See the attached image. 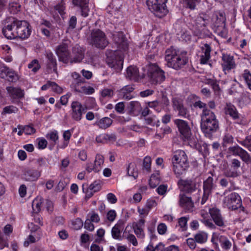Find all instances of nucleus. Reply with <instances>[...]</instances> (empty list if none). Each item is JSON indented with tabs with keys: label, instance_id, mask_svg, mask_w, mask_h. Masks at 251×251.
<instances>
[{
	"label": "nucleus",
	"instance_id": "nucleus-43",
	"mask_svg": "<svg viewBox=\"0 0 251 251\" xmlns=\"http://www.w3.org/2000/svg\"><path fill=\"white\" fill-rule=\"evenodd\" d=\"M235 210L236 211V213L239 215V220L243 221L247 216L248 211L242 206V204Z\"/></svg>",
	"mask_w": 251,
	"mask_h": 251
},
{
	"label": "nucleus",
	"instance_id": "nucleus-42",
	"mask_svg": "<svg viewBox=\"0 0 251 251\" xmlns=\"http://www.w3.org/2000/svg\"><path fill=\"white\" fill-rule=\"evenodd\" d=\"M224 174L227 177H235L239 175L238 170L231 166L225 170Z\"/></svg>",
	"mask_w": 251,
	"mask_h": 251
},
{
	"label": "nucleus",
	"instance_id": "nucleus-26",
	"mask_svg": "<svg viewBox=\"0 0 251 251\" xmlns=\"http://www.w3.org/2000/svg\"><path fill=\"white\" fill-rule=\"evenodd\" d=\"M225 113L229 115L233 120H238L240 118V114L238 113L236 107L231 103H226L224 107Z\"/></svg>",
	"mask_w": 251,
	"mask_h": 251
},
{
	"label": "nucleus",
	"instance_id": "nucleus-22",
	"mask_svg": "<svg viewBox=\"0 0 251 251\" xmlns=\"http://www.w3.org/2000/svg\"><path fill=\"white\" fill-rule=\"evenodd\" d=\"M209 213L210 214L215 225L219 226H225L224 218L222 217L220 210L216 208H210Z\"/></svg>",
	"mask_w": 251,
	"mask_h": 251
},
{
	"label": "nucleus",
	"instance_id": "nucleus-27",
	"mask_svg": "<svg viewBox=\"0 0 251 251\" xmlns=\"http://www.w3.org/2000/svg\"><path fill=\"white\" fill-rule=\"evenodd\" d=\"M201 50L202 54L201 55L200 62L201 64H205L207 63L210 58L211 48L208 44H205L201 48Z\"/></svg>",
	"mask_w": 251,
	"mask_h": 251
},
{
	"label": "nucleus",
	"instance_id": "nucleus-50",
	"mask_svg": "<svg viewBox=\"0 0 251 251\" xmlns=\"http://www.w3.org/2000/svg\"><path fill=\"white\" fill-rule=\"evenodd\" d=\"M20 5L17 2H10L9 4V11L11 14H16L18 11H20Z\"/></svg>",
	"mask_w": 251,
	"mask_h": 251
},
{
	"label": "nucleus",
	"instance_id": "nucleus-12",
	"mask_svg": "<svg viewBox=\"0 0 251 251\" xmlns=\"http://www.w3.org/2000/svg\"><path fill=\"white\" fill-rule=\"evenodd\" d=\"M216 185L213 182L212 176H209L203 183V196L201 198V204H204L215 189Z\"/></svg>",
	"mask_w": 251,
	"mask_h": 251
},
{
	"label": "nucleus",
	"instance_id": "nucleus-11",
	"mask_svg": "<svg viewBox=\"0 0 251 251\" xmlns=\"http://www.w3.org/2000/svg\"><path fill=\"white\" fill-rule=\"evenodd\" d=\"M177 185L187 193H192L196 191L199 186L196 178L180 179L177 182Z\"/></svg>",
	"mask_w": 251,
	"mask_h": 251
},
{
	"label": "nucleus",
	"instance_id": "nucleus-61",
	"mask_svg": "<svg viewBox=\"0 0 251 251\" xmlns=\"http://www.w3.org/2000/svg\"><path fill=\"white\" fill-rule=\"evenodd\" d=\"M24 133L27 135H30L35 132L36 129L31 126L27 125L23 126Z\"/></svg>",
	"mask_w": 251,
	"mask_h": 251
},
{
	"label": "nucleus",
	"instance_id": "nucleus-38",
	"mask_svg": "<svg viewBox=\"0 0 251 251\" xmlns=\"http://www.w3.org/2000/svg\"><path fill=\"white\" fill-rule=\"evenodd\" d=\"M169 104L168 99L166 96H163L161 100L159 101L158 105L154 110L157 112H160L165 106H167Z\"/></svg>",
	"mask_w": 251,
	"mask_h": 251
},
{
	"label": "nucleus",
	"instance_id": "nucleus-18",
	"mask_svg": "<svg viewBox=\"0 0 251 251\" xmlns=\"http://www.w3.org/2000/svg\"><path fill=\"white\" fill-rule=\"evenodd\" d=\"M41 175V171L34 168H27L25 169L23 178L28 181H35L38 180Z\"/></svg>",
	"mask_w": 251,
	"mask_h": 251
},
{
	"label": "nucleus",
	"instance_id": "nucleus-2",
	"mask_svg": "<svg viewBox=\"0 0 251 251\" xmlns=\"http://www.w3.org/2000/svg\"><path fill=\"white\" fill-rule=\"evenodd\" d=\"M165 58L167 66L176 70L182 68L188 62L187 51L172 47L166 50Z\"/></svg>",
	"mask_w": 251,
	"mask_h": 251
},
{
	"label": "nucleus",
	"instance_id": "nucleus-23",
	"mask_svg": "<svg viewBox=\"0 0 251 251\" xmlns=\"http://www.w3.org/2000/svg\"><path fill=\"white\" fill-rule=\"evenodd\" d=\"M145 222V221L144 219H140L132 224L134 232L138 238L143 239L145 237V234L144 231Z\"/></svg>",
	"mask_w": 251,
	"mask_h": 251
},
{
	"label": "nucleus",
	"instance_id": "nucleus-55",
	"mask_svg": "<svg viewBox=\"0 0 251 251\" xmlns=\"http://www.w3.org/2000/svg\"><path fill=\"white\" fill-rule=\"evenodd\" d=\"M72 132L73 130H67L64 132V148L68 146Z\"/></svg>",
	"mask_w": 251,
	"mask_h": 251
},
{
	"label": "nucleus",
	"instance_id": "nucleus-46",
	"mask_svg": "<svg viewBox=\"0 0 251 251\" xmlns=\"http://www.w3.org/2000/svg\"><path fill=\"white\" fill-rule=\"evenodd\" d=\"M11 70L8 67L3 65L0 67V77L2 79H6L8 76L9 73Z\"/></svg>",
	"mask_w": 251,
	"mask_h": 251
},
{
	"label": "nucleus",
	"instance_id": "nucleus-13",
	"mask_svg": "<svg viewBox=\"0 0 251 251\" xmlns=\"http://www.w3.org/2000/svg\"><path fill=\"white\" fill-rule=\"evenodd\" d=\"M167 0H147L146 3L149 9L156 14L166 12V3Z\"/></svg>",
	"mask_w": 251,
	"mask_h": 251
},
{
	"label": "nucleus",
	"instance_id": "nucleus-21",
	"mask_svg": "<svg viewBox=\"0 0 251 251\" xmlns=\"http://www.w3.org/2000/svg\"><path fill=\"white\" fill-rule=\"evenodd\" d=\"M173 107L175 110L178 111V116L188 119L190 118V115L189 110L181 101L177 100H174Z\"/></svg>",
	"mask_w": 251,
	"mask_h": 251
},
{
	"label": "nucleus",
	"instance_id": "nucleus-32",
	"mask_svg": "<svg viewBox=\"0 0 251 251\" xmlns=\"http://www.w3.org/2000/svg\"><path fill=\"white\" fill-rule=\"evenodd\" d=\"M113 120L109 117H103L96 121L94 125L100 128L105 129L111 126Z\"/></svg>",
	"mask_w": 251,
	"mask_h": 251
},
{
	"label": "nucleus",
	"instance_id": "nucleus-24",
	"mask_svg": "<svg viewBox=\"0 0 251 251\" xmlns=\"http://www.w3.org/2000/svg\"><path fill=\"white\" fill-rule=\"evenodd\" d=\"M179 202L180 206L187 211L190 212L193 211L194 205L191 198L184 195H180Z\"/></svg>",
	"mask_w": 251,
	"mask_h": 251
},
{
	"label": "nucleus",
	"instance_id": "nucleus-28",
	"mask_svg": "<svg viewBox=\"0 0 251 251\" xmlns=\"http://www.w3.org/2000/svg\"><path fill=\"white\" fill-rule=\"evenodd\" d=\"M73 110L72 117L74 119L79 121L81 119L82 105L77 101H74L72 103Z\"/></svg>",
	"mask_w": 251,
	"mask_h": 251
},
{
	"label": "nucleus",
	"instance_id": "nucleus-20",
	"mask_svg": "<svg viewBox=\"0 0 251 251\" xmlns=\"http://www.w3.org/2000/svg\"><path fill=\"white\" fill-rule=\"evenodd\" d=\"M134 89L133 85H126L119 91V97L121 99L129 100L134 97Z\"/></svg>",
	"mask_w": 251,
	"mask_h": 251
},
{
	"label": "nucleus",
	"instance_id": "nucleus-5",
	"mask_svg": "<svg viewBox=\"0 0 251 251\" xmlns=\"http://www.w3.org/2000/svg\"><path fill=\"white\" fill-rule=\"evenodd\" d=\"M106 61L108 65L116 72H119L123 69L124 54L121 50H107Z\"/></svg>",
	"mask_w": 251,
	"mask_h": 251
},
{
	"label": "nucleus",
	"instance_id": "nucleus-44",
	"mask_svg": "<svg viewBox=\"0 0 251 251\" xmlns=\"http://www.w3.org/2000/svg\"><path fill=\"white\" fill-rule=\"evenodd\" d=\"M42 203V202L41 199L37 198L33 201L32 206L34 213H37L40 211Z\"/></svg>",
	"mask_w": 251,
	"mask_h": 251
},
{
	"label": "nucleus",
	"instance_id": "nucleus-17",
	"mask_svg": "<svg viewBox=\"0 0 251 251\" xmlns=\"http://www.w3.org/2000/svg\"><path fill=\"white\" fill-rule=\"evenodd\" d=\"M103 163L104 157L101 154H97L94 164L91 162L86 164V170L88 173L92 171L99 172L101 169Z\"/></svg>",
	"mask_w": 251,
	"mask_h": 251
},
{
	"label": "nucleus",
	"instance_id": "nucleus-49",
	"mask_svg": "<svg viewBox=\"0 0 251 251\" xmlns=\"http://www.w3.org/2000/svg\"><path fill=\"white\" fill-rule=\"evenodd\" d=\"M28 68L31 69L34 73L37 72L40 68V65L38 60L34 59L28 65Z\"/></svg>",
	"mask_w": 251,
	"mask_h": 251
},
{
	"label": "nucleus",
	"instance_id": "nucleus-41",
	"mask_svg": "<svg viewBox=\"0 0 251 251\" xmlns=\"http://www.w3.org/2000/svg\"><path fill=\"white\" fill-rule=\"evenodd\" d=\"M234 138L233 136L229 133H225L222 138V145L224 147H226L227 144H231L233 143Z\"/></svg>",
	"mask_w": 251,
	"mask_h": 251
},
{
	"label": "nucleus",
	"instance_id": "nucleus-7",
	"mask_svg": "<svg viewBox=\"0 0 251 251\" xmlns=\"http://www.w3.org/2000/svg\"><path fill=\"white\" fill-rule=\"evenodd\" d=\"M65 44H64V63L80 62L84 56V50L83 47L76 45L73 48V56L70 55L65 49Z\"/></svg>",
	"mask_w": 251,
	"mask_h": 251
},
{
	"label": "nucleus",
	"instance_id": "nucleus-1",
	"mask_svg": "<svg viewBox=\"0 0 251 251\" xmlns=\"http://www.w3.org/2000/svg\"><path fill=\"white\" fill-rule=\"evenodd\" d=\"M29 26V24L25 21H20L12 17H9L5 20L2 33L7 39L16 37L26 39L31 33Z\"/></svg>",
	"mask_w": 251,
	"mask_h": 251
},
{
	"label": "nucleus",
	"instance_id": "nucleus-63",
	"mask_svg": "<svg viewBox=\"0 0 251 251\" xmlns=\"http://www.w3.org/2000/svg\"><path fill=\"white\" fill-rule=\"evenodd\" d=\"M125 104L124 102H120L117 103L115 106L116 111L120 114L125 112Z\"/></svg>",
	"mask_w": 251,
	"mask_h": 251
},
{
	"label": "nucleus",
	"instance_id": "nucleus-6",
	"mask_svg": "<svg viewBox=\"0 0 251 251\" xmlns=\"http://www.w3.org/2000/svg\"><path fill=\"white\" fill-rule=\"evenodd\" d=\"M164 72L156 64H150L148 66L147 75L152 84H157L165 79Z\"/></svg>",
	"mask_w": 251,
	"mask_h": 251
},
{
	"label": "nucleus",
	"instance_id": "nucleus-45",
	"mask_svg": "<svg viewBox=\"0 0 251 251\" xmlns=\"http://www.w3.org/2000/svg\"><path fill=\"white\" fill-rule=\"evenodd\" d=\"M151 158L149 156H146L144 160L143 163V169L146 170L147 172H150L151 170Z\"/></svg>",
	"mask_w": 251,
	"mask_h": 251
},
{
	"label": "nucleus",
	"instance_id": "nucleus-25",
	"mask_svg": "<svg viewBox=\"0 0 251 251\" xmlns=\"http://www.w3.org/2000/svg\"><path fill=\"white\" fill-rule=\"evenodd\" d=\"M89 0H73V3L81 9V15L86 17L89 15L88 3Z\"/></svg>",
	"mask_w": 251,
	"mask_h": 251
},
{
	"label": "nucleus",
	"instance_id": "nucleus-33",
	"mask_svg": "<svg viewBox=\"0 0 251 251\" xmlns=\"http://www.w3.org/2000/svg\"><path fill=\"white\" fill-rule=\"evenodd\" d=\"M124 228V223L122 221L118 222L113 227L111 230L112 237L114 239H119L121 233Z\"/></svg>",
	"mask_w": 251,
	"mask_h": 251
},
{
	"label": "nucleus",
	"instance_id": "nucleus-15",
	"mask_svg": "<svg viewBox=\"0 0 251 251\" xmlns=\"http://www.w3.org/2000/svg\"><path fill=\"white\" fill-rule=\"evenodd\" d=\"M211 242L216 247L218 246V242H219L221 247L226 250L229 249L232 246L231 242L227 237L216 232L212 234Z\"/></svg>",
	"mask_w": 251,
	"mask_h": 251
},
{
	"label": "nucleus",
	"instance_id": "nucleus-40",
	"mask_svg": "<svg viewBox=\"0 0 251 251\" xmlns=\"http://www.w3.org/2000/svg\"><path fill=\"white\" fill-rule=\"evenodd\" d=\"M196 242L198 243L203 244L207 240V234L203 232H199L194 237Z\"/></svg>",
	"mask_w": 251,
	"mask_h": 251
},
{
	"label": "nucleus",
	"instance_id": "nucleus-39",
	"mask_svg": "<svg viewBox=\"0 0 251 251\" xmlns=\"http://www.w3.org/2000/svg\"><path fill=\"white\" fill-rule=\"evenodd\" d=\"M127 172L128 175L133 176L134 179L138 177V172L134 163H130L128 164Z\"/></svg>",
	"mask_w": 251,
	"mask_h": 251
},
{
	"label": "nucleus",
	"instance_id": "nucleus-31",
	"mask_svg": "<svg viewBox=\"0 0 251 251\" xmlns=\"http://www.w3.org/2000/svg\"><path fill=\"white\" fill-rule=\"evenodd\" d=\"M6 89L10 97L14 99L21 98L24 97V91L20 88L9 86L7 87Z\"/></svg>",
	"mask_w": 251,
	"mask_h": 251
},
{
	"label": "nucleus",
	"instance_id": "nucleus-19",
	"mask_svg": "<svg viewBox=\"0 0 251 251\" xmlns=\"http://www.w3.org/2000/svg\"><path fill=\"white\" fill-rule=\"evenodd\" d=\"M221 65L225 74L235 67L233 57L227 54H223Z\"/></svg>",
	"mask_w": 251,
	"mask_h": 251
},
{
	"label": "nucleus",
	"instance_id": "nucleus-57",
	"mask_svg": "<svg viewBox=\"0 0 251 251\" xmlns=\"http://www.w3.org/2000/svg\"><path fill=\"white\" fill-rule=\"evenodd\" d=\"M48 139H49L52 141L54 142H56V141L58 139V135L57 131L54 130L50 132L48 134H47L46 136Z\"/></svg>",
	"mask_w": 251,
	"mask_h": 251
},
{
	"label": "nucleus",
	"instance_id": "nucleus-58",
	"mask_svg": "<svg viewBox=\"0 0 251 251\" xmlns=\"http://www.w3.org/2000/svg\"><path fill=\"white\" fill-rule=\"evenodd\" d=\"M186 6L191 9L195 8L196 3L199 2L201 0H183Z\"/></svg>",
	"mask_w": 251,
	"mask_h": 251
},
{
	"label": "nucleus",
	"instance_id": "nucleus-53",
	"mask_svg": "<svg viewBox=\"0 0 251 251\" xmlns=\"http://www.w3.org/2000/svg\"><path fill=\"white\" fill-rule=\"evenodd\" d=\"M72 227L75 230L80 229L83 225V222L80 218H77L72 221Z\"/></svg>",
	"mask_w": 251,
	"mask_h": 251
},
{
	"label": "nucleus",
	"instance_id": "nucleus-8",
	"mask_svg": "<svg viewBox=\"0 0 251 251\" xmlns=\"http://www.w3.org/2000/svg\"><path fill=\"white\" fill-rule=\"evenodd\" d=\"M90 42L92 46L101 49H104L108 44L105 33L99 29L92 31Z\"/></svg>",
	"mask_w": 251,
	"mask_h": 251
},
{
	"label": "nucleus",
	"instance_id": "nucleus-54",
	"mask_svg": "<svg viewBox=\"0 0 251 251\" xmlns=\"http://www.w3.org/2000/svg\"><path fill=\"white\" fill-rule=\"evenodd\" d=\"M89 189L93 192L99 191L101 189L100 181V180L94 181L89 186Z\"/></svg>",
	"mask_w": 251,
	"mask_h": 251
},
{
	"label": "nucleus",
	"instance_id": "nucleus-62",
	"mask_svg": "<svg viewBox=\"0 0 251 251\" xmlns=\"http://www.w3.org/2000/svg\"><path fill=\"white\" fill-rule=\"evenodd\" d=\"M35 163L38 167V170L40 168L43 167H46L48 166L47 160L46 159L43 158L37 159L36 160Z\"/></svg>",
	"mask_w": 251,
	"mask_h": 251
},
{
	"label": "nucleus",
	"instance_id": "nucleus-29",
	"mask_svg": "<svg viewBox=\"0 0 251 251\" xmlns=\"http://www.w3.org/2000/svg\"><path fill=\"white\" fill-rule=\"evenodd\" d=\"M116 140V136L114 134H102L96 137L97 142L100 143H107L114 142Z\"/></svg>",
	"mask_w": 251,
	"mask_h": 251
},
{
	"label": "nucleus",
	"instance_id": "nucleus-14",
	"mask_svg": "<svg viewBox=\"0 0 251 251\" xmlns=\"http://www.w3.org/2000/svg\"><path fill=\"white\" fill-rule=\"evenodd\" d=\"M228 150L232 155L240 156L244 162L248 163L251 162V156L249 153L238 145L230 147Z\"/></svg>",
	"mask_w": 251,
	"mask_h": 251
},
{
	"label": "nucleus",
	"instance_id": "nucleus-9",
	"mask_svg": "<svg viewBox=\"0 0 251 251\" xmlns=\"http://www.w3.org/2000/svg\"><path fill=\"white\" fill-rule=\"evenodd\" d=\"M223 203L225 207L230 210H235L241 206L242 200L238 193L232 192L224 197Z\"/></svg>",
	"mask_w": 251,
	"mask_h": 251
},
{
	"label": "nucleus",
	"instance_id": "nucleus-59",
	"mask_svg": "<svg viewBox=\"0 0 251 251\" xmlns=\"http://www.w3.org/2000/svg\"><path fill=\"white\" fill-rule=\"evenodd\" d=\"M18 75L12 69L9 73L8 76L6 79L10 82H15L18 80Z\"/></svg>",
	"mask_w": 251,
	"mask_h": 251
},
{
	"label": "nucleus",
	"instance_id": "nucleus-52",
	"mask_svg": "<svg viewBox=\"0 0 251 251\" xmlns=\"http://www.w3.org/2000/svg\"><path fill=\"white\" fill-rule=\"evenodd\" d=\"M238 142L251 151V135L248 136L243 141H238Z\"/></svg>",
	"mask_w": 251,
	"mask_h": 251
},
{
	"label": "nucleus",
	"instance_id": "nucleus-30",
	"mask_svg": "<svg viewBox=\"0 0 251 251\" xmlns=\"http://www.w3.org/2000/svg\"><path fill=\"white\" fill-rule=\"evenodd\" d=\"M126 76L130 80L137 81L139 77V70L136 66H130L126 69Z\"/></svg>",
	"mask_w": 251,
	"mask_h": 251
},
{
	"label": "nucleus",
	"instance_id": "nucleus-36",
	"mask_svg": "<svg viewBox=\"0 0 251 251\" xmlns=\"http://www.w3.org/2000/svg\"><path fill=\"white\" fill-rule=\"evenodd\" d=\"M76 91L84 93L86 95H91L94 93L95 89L90 86L82 85L79 86L78 85L75 87Z\"/></svg>",
	"mask_w": 251,
	"mask_h": 251
},
{
	"label": "nucleus",
	"instance_id": "nucleus-3",
	"mask_svg": "<svg viewBox=\"0 0 251 251\" xmlns=\"http://www.w3.org/2000/svg\"><path fill=\"white\" fill-rule=\"evenodd\" d=\"M201 117V129L206 137L211 138L219 128V123L216 116L211 110L205 108L203 109Z\"/></svg>",
	"mask_w": 251,
	"mask_h": 251
},
{
	"label": "nucleus",
	"instance_id": "nucleus-56",
	"mask_svg": "<svg viewBox=\"0 0 251 251\" xmlns=\"http://www.w3.org/2000/svg\"><path fill=\"white\" fill-rule=\"evenodd\" d=\"M114 95V91L111 89L105 88L101 92V96L103 98H111Z\"/></svg>",
	"mask_w": 251,
	"mask_h": 251
},
{
	"label": "nucleus",
	"instance_id": "nucleus-4",
	"mask_svg": "<svg viewBox=\"0 0 251 251\" xmlns=\"http://www.w3.org/2000/svg\"><path fill=\"white\" fill-rule=\"evenodd\" d=\"M173 171L176 177L185 175L190 167L188 156L183 150L176 151L172 158Z\"/></svg>",
	"mask_w": 251,
	"mask_h": 251
},
{
	"label": "nucleus",
	"instance_id": "nucleus-34",
	"mask_svg": "<svg viewBox=\"0 0 251 251\" xmlns=\"http://www.w3.org/2000/svg\"><path fill=\"white\" fill-rule=\"evenodd\" d=\"M161 180L159 171H156L151 176L149 184L152 188L156 187Z\"/></svg>",
	"mask_w": 251,
	"mask_h": 251
},
{
	"label": "nucleus",
	"instance_id": "nucleus-64",
	"mask_svg": "<svg viewBox=\"0 0 251 251\" xmlns=\"http://www.w3.org/2000/svg\"><path fill=\"white\" fill-rule=\"evenodd\" d=\"M168 185L166 184H162L159 186L157 188L156 191L160 195H164L167 192Z\"/></svg>",
	"mask_w": 251,
	"mask_h": 251
},
{
	"label": "nucleus",
	"instance_id": "nucleus-48",
	"mask_svg": "<svg viewBox=\"0 0 251 251\" xmlns=\"http://www.w3.org/2000/svg\"><path fill=\"white\" fill-rule=\"evenodd\" d=\"M77 22L76 17L75 16H73L70 19L68 22L69 26L66 29V32H69L74 29L76 26Z\"/></svg>",
	"mask_w": 251,
	"mask_h": 251
},
{
	"label": "nucleus",
	"instance_id": "nucleus-37",
	"mask_svg": "<svg viewBox=\"0 0 251 251\" xmlns=\"http://www.w3.org/2000/svg\"><path fill=\"white\" fill-rule=\"evenodd\" d=\"M128 109L130 113L139 112L141 110V104L137 101H131L129 103Z\"/></svg>",
	"mask_w": 251,
	"mask_h": 251
},
{
	"label": "nucleus",
	"instance_id": "nucleus-47",
	"mask_svg": "<svg viewBox=\"0 0 251 251\" xmlns=\"http://www.w3.org/2000/svg\"><path fill=\"white\" fill-rule=\"evenodd\" d=\"M243 77L248 88L251 90V74L248 70H245L243 74Z\"/></svg>",
	"mask_w": 251,
	"mask_h": 251
},
{
	"label": "nucleus",
	"instance_id": "nucleus-35",
	"mask_svg": "<svg viewBox=\"0 0 251 251\" xmlns=\"http://www.w3.org/2000/svg\"><path fill=\"white\" fill-rule=\"evenodd\" d=\"M251 101V99L249 93L247 92H244L238 99V103L240 107H243L249 104Z\"/></svg>",
	"mask_w": 251,
	"mask_h": 251
},
{
	"label": "nucleus",
	"instance_id": "nucleus-10",
	"mask_svg": "<svg viewBox=\"0 0 251 251\" xmlns=\"http://www.w3.org/2000/svg\"><path fill=\"white\" fill-rule=\"evenodd\" d=\"M175 125L178 128L180 136L184 140H188L192 135L191 129L189 123L181 119H175L174 121Z\"/></svg>",
	"mask_w": 251,
	"mask_h": 251
},
{
	"label": "nucleus",
	"instance_id": "nucleus-16",
	"mask_svg": "<svg viewBox=\"0 0 251 251\" xmlns=\"http://www.w3.org/2000/svg\"><path fill=\"white\" fill-rule=\"evenodd\" d=\"M113 40L117 45L119 50L126 51L128 48V43L122 32H115L112 35Z\"/></svg>",
	"mask_w": 251,
	"mask_h": 251
},
{
	"label": "nucleus",
	"instance_id": "nucleus-60",
	"mask_svg": "<svg viewBox=\"0 0 251 251\" xmlns=\"http://www.w3.org/2000/svg\"><path fill=\"white\" fill-rule=\"evenodd\" d=\"M17 109L16 107L11 105L5 107L3 108L2 114H11L12 113H15Z\"/></svg>",
	"mask_w": 251,
	"mask_h": 251
},
{
	"label": "nucleus",
	"instance_id": "nucleus-51",
	"mask_svg": "<svg viewBox=\"0 0 251 251\" xmlns=\"http://www.w3.org/2000/svg\"><path fill=\"white\" fill-rule=\"evenodd\" d=\"M188 218L185 217H182L178 219V223L180 226L181 231H184L186 230L187 228V225Z\"/></svg>",
	"mask_w": 251,
	"mask_h": 251
}]
</instances>
